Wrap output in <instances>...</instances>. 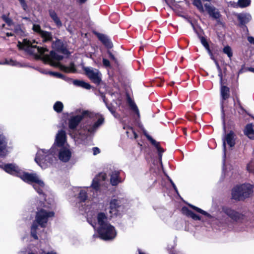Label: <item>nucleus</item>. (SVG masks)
Returning a JSON list of instances; mask_svg holds the SVG:
<instances>
[{"mask_svg": "<svg viewBox=\"0 0 254 254\" xmlns=\"http://www.w3.org/2000/svg\"><path fill=\"white\" fill-rule=\"evenodd\" d=\"M45 254H56V253L54 252H49V253H47Z\"/></svg>", "mask_w": 254, "mask_h": 254, "instance_id": "47", "label": "nucleus"}, {"mask_svg": "<svg viewBox=\"0 0 254 254\" xmlns=\"http://www.w3.org/2000/svg\"><path fill=\"white\" fill-rule=\"evenodd\" d=\"M81 87L84 88L85 89H89L91 88V85L89 84H88V83L85 82L83 81L82 84L81 85Z\"/></svg>", "mask_w": 254, "mask_h": 254, "instance_id": "36", "label": "nucleus"}, {"mask_svg": "<svg viewBox=\"0 0 254 254\" xmlns=\"http://www.w3.org/2000/svg\"><path fill=\"white\" fill-rule=\"evenodd\" d=\"M215 64H216V65L217 66V69H218V70L219 71L218 75H219V77L220 78V82L222 83V72H221V68H220V67L218 63L216 61H215Z\"/></svg>", "mask_w": 254, "mask_h": 254, "instance_id": "34", "label": "nucleus"}, {"mask_svg": "<svg viewBox=\"0 0 254 254\" xmlns=\"http://www.w3.org/2000/svg\"><path fill=\"white\" fill-rule=\"evenodd\" d=\"M83 70L88 77L94 83L99 84L101 80V74L96 68L92 67H84Z\"/></svg>", "mask_w": 254, "mask_h": 254, "instance_id": "10", "label": "nucleus"}, {"mask_svg": "<svg viewBox=\"0 0 254 254\" xmlns=\"http://www.w3.org/2000/svg\"><path fill=\"white\" fill-rule=\"evenodd\" d=\"M3 18L8 25L11 26L12 24V20L9 18L6 17V16H3Z\"/></svg>", "mask_w": 254, "mask_h": 254, "instance_id": "37", "label": "nucleus"}, {"mask_svg": "<svg viewBox=\"0 0 254 254\" xmlns=\"http://www.w3.org/2000/svg\"><path fill=\"white\" fill-rule=\"evenodd\" d=\"M192 3L200 12L204 13L205 11H207L212 17L215 19L219 18L220 16L219 12L214 7L208 3L205 4L204 6H203L200 0H193Z\"/></svg>", "mask_w": 254, "mask_h": 254, "instance_id": "9", "label": "nucleus"}, {"mask_svg": "<svg viewBox=\"0 0 254 254\" xmlns=\"http://www.w3.org/2000/svg\"><path fill=\"white\" fill-rule=\"evenodd\" d=\"M93 153L94 155H96L100 153V150L97 147H93L92 148Z\"/></svg>", "mask_w": 254, "mask_h": 254, "instance_id": "39", "label": "nucleus"}, {"mask_svg": "<svg viewBox=\"0 0 254 254\" xmlns=\"http://www.w3.org/2000/svg\"><path fill=\"white\" fill-rule=\"evenodd\" d=\"M43 253H44V251H43V252H42L41 254H43Z\"/></svg>", "mask_w": 254, "mask_h": 254, "instance_id": "54", "label": "nucleus"}, {"mask_svg": "<svg viewBox=\"0 0 254 254\" xmlns=\"http://www.w3.org/2000/svg\"><path fill=\"white\" fill-rule=\"evenodd\" d=\"M71 153L68 148H62L59 152V159L63 162L68 161L71 157Z\"/></svg>", "mask_w": 254, "mask_h": 254, "instance_id": "14", "label": "nucleus"}, {"mask_svg": "<svg viewBox=\"0 0 254 254\" xmlns=\"http://www.w3.org/2000/svg\"><path fill=\"white\" fill-rule=\"evenodd\" d=\"M43 253H44V251H43V252H42L41 254H43Z\"/></svg>", "mask_w": 254, "mask_h": 254, "instance_id": "53", "label": "nucleus"}, {"mask_svg": "<svg viewBox=\"0 0 254 254\" xmlns=\"http://www.w3.org/2000/svg\"><path fill=\"white\" fill-rule=\"evenodd\" d=\"M78 197L81 201H85L87 199L86 191L84 190H81Z\"/></svg>", "mask_w": 254, "mask_h": 254, "instance_id": "28", "label": "nucleus"}, {"mask_svg": "<svg viewBox=\"0 0 254 254\" xmlns=\"http://www.w3.org/2000/svg\"><path fill=\"white\" fill-rule=\"evenodd\" d=\"M226 142L230 146L232 147L235 144V140H234V133L232 132H230L228 133L225 139L223 140V148L224 151L225 152L226 150Z\"/></svg>", "mask_w": 254, "mask_h": 254, "instance_id": "16", "label": "nucleus"}, {"mask_svg": "<svg viewBox=\"0 0 254 254\" xmlns=\"http://www.w3.org/2000/svg\"><path fill=\"white\" fill-rule=\"evenodd\" d=\"M251 166H252V165H251V164H249V165H248V167H247V169H248V170L249 172H253V169L251 168Z\"/></svg>", "mask_w": 254, "mask_h": 254, "instance_id": "43", "label": "nucleus"}, {"mask_svg": "<svg viewBox=\"0 0 254 254\" xmlns=\"http://www.w3.org/2000/svg\"><path fill=\"white\" fill-rule=\"evenodd\" d=\"M49 15L58 27H60L62 26V23L56 13L54 10H49Z\"/></svg>", "mask_w": 254, "mask_h": 254, "instance_id": "19", "label": "nucleus"}, {"mask_svg": "<svg viewBox=\"0 0 254 254\" xmlns=\"http://www.w3.org/2000/svg\"><path fill=\"white\" fill-rule=\"evenodd\" d=\"M54 216V212L48 210L47 207L45 205H41V208H38L36 216V222L33 224L31 227V235L33 238L35 239H38L35 232L38 227L37 223H38L41 227H44L49 218L53 217Z\"/></svg>", "mask_w": 254, "mask_h": 254, "instance_id": "5", "label": "nucleus"}, {"mask_svg": "<svg viewBox=\"0 0 254 254\" xmlns=\"http://www.w3.org/2000/svg\"><path fill=\"white\" fill-rule=\"evenodd\" d=\"M82 82H83V81L82 80H74L73 81V83L74 84L76 85H77V86H81V84H82Z\"/></svg>", "mask_w": 254, "mask_h": 254, "instance_id": "41", "label": "nucleus"}, {"mask_svg": "<svg viewBox=\"0 0 254 254\" xmlns=\"http://www.w3.org/2000/svg\"><path fill=\"white\" fill-rule=\"evenodd\" d=\"M254 186L248 183L239 185L232 190V198L235 200H242L249 197L253 192Z\"/></svg>", "mask_w": 254, "mask_h": 254, "instance_id": "7", "label": "nucleus"}, {"mask_svg": "<svg viewBox=\"0 0 254 254\" xmlns=\"http://www.w3.org/2000/svg\"><path fill=\"white\" fill-rule=\"evenodd\" d=\"M120 208L121 202L119 200L114 199L111 200L109 211L111 214V216L117 215Z\"/></svg>", "mask_w": 254, "mask_h": 254, "instance_id": "12", "label": "nucleus"}, {"mask_svg": "<svg viewBox=\"0 0 254 254\" xmlns=\"http://www.w3.org/2000/svg\"><path fill=\"white\" fill-rule=\"evenodd\" d=\"M36 44L37 43L35 41L32 42L29 40L24 39L22 42H18L17 46L20 49L24 50L36 57L42 59L45 62L49 63L51 65L59 67L61 70L66 72L74 71L75 69L72 65L66 67L60 64L59 62L63 59V56L53 51L51 52L49 55L46 54L45 52H47L48 50L37 46Z\"/></svg>", "mask_w": 254, "mask_h": 254, "instance_id": "1", "label": "nucleus"}, {"mask_svg": "<svg viewBox=\"0 0 254 254\" xmlns=\"http://www.w3.org/2000/svg\"><path fill=\"white\" fill-rule=\"evenodd\" d=\"M140 254H144L140 253Z\"/></svg>", "mask_w": 254, "mask_h": 254, "instance_id": "56", "label": "nucleus"}, {"mask_svg": "<svg viewBox=\"0 0 254 254\" xmlns=\"http://www.w3.org/2000/svg\"><path fill=\"white\" fill-rule=\"evenodd\" d=\"M133 133H134V138H137V135L136 133H135V132H133Z\"/></svg>", "mask_w": 254, "mask_h": 254, "instance_id": "50", "label": "nucleus"}, {"mask_svg": "<svg viewBox=\"0 0 254 254\" xmlns=\"http://www.w3.org/2000/svg\"><path fill=\"white\" fill-rule=\"evenodd\" d=\"M6 142L5 137L0 135V152H1L0 155L5 156L7 154V151L5 150Z\"/></svg>", "mask_w": 254, "mask_h": 254, "instance_id": "18", "label": "nucleus"}, {"mask_svg": "<svg viewBox=\"0 0 254 254\" xmlns=\"http://www.w3.org/2000/svg\"><path fill=\"white\" fill-rule=\"evenodd\" d=\"M7 173L21 178L23 181L33 184L34 189L39 193H41L44 189L45 184L43 181L36 174H30L22 171L14 164H7L0 165Z\"/></svg>", "mask_w": 254, "mask_h": 254, "instance_id": "3", "label": "nucleus"}, {"mask_svg": "<svg viewBox=\"0 0 254 254\" xmlns=\"http://www.w3.org/2000/svg\"><path fill=\"white\" fill-rule=\"evenodd\" d=\"M98 233L99 237L104 240H110L114 239L116 236L115 228L108 221V218L102 212L99 213L97 216Z\"/></svg>", "mask_w": 254, "mask_h": 254, "instance_id": "4", "label": "nucleus"}, {"mask_svg": "<svg viewBox=\"0 0 254 254\" xmlns=\"http://www.w3.org/2000/svg\"><path fill=\"white\" fill-rule=\"evenodd\" d=\"M106 178L107 176L105 173H100L93 180L92 184V188L96 190H98L99 187L103 185L102 182L106 180Z\"/></svg>", "mask_w": 254, "mask_h": 254, "instance_id": "13", "label": "nucleus"}, {"mask_svg": "<svg viewBox=\"0 0 254 254\" xmlns=\"http://www.w3.org/2000/svg\"><path fill=\"white\" fill-rule=\"evenodd\" d=\"M146 136L147 138L151 142V143L158 148L159 151H160L161 149L158 147V143L149 135L146 134Z\"/></svg>", "mask_w": 254, "mask_h": 254, "instance_id": "31", "label": "nucleus"}, {"mask_svg": "<svg viewBox=\"0 0 254 254\" xmlns=\"http://www.w3.org/2000/svg\"><path fill=\"white\" fill-rule=\"evenodd\" d=\"M218 220L221 224L222 225H227L228 224V220L227 218L224 217L221 218V217H218Z\"/></svg>", "mask_w": 254, "mask_h": 254, "instance_id": "33", "label": "nucleus"}, {"mask_svg": "<svg viewBox=\"0 0 254 254\" xmlns=\"http://www.w3.org/2000/svg\"><path fill=\"white\" fill-rule=\"evenodd\" d=\"M98 37L106 46L109 48H112V44L107 36L102 34H99Z\"/></svg>", "mask_w": 254, "mask_h": 254, "instance_id": "22", "label": "nucleus"}, {"mask_svg": "<svg viewBox=\"0 0 254 254\" xmlns=\"http://www.w3.org/2000/svg\"><path fill=\"white\" fill-rule=\"evenodd\" d=\"M223 52L225 54H227L228 57L231 58L232 56V52L231 49L229 46H226L224 48Z\"/></svg>", "mask_w": 254, "mask_h": 254, "instance_id": "30", "label": "nucleus"}, {"mask_svg": "<svg viewBox=\"0 0 254 254\" xmlns=\"http://www.w3.org/2000/svg\"><path fill=\"white\" fill-rule=\"evenodd\" d=\"M182 210L184 213H185L187 215L190 217L194 220H196L200 219V218L198 215L194 214L191 211L189 210L187 208L183 207L182 208Z\"/></svg>", "mask_w": 254, "mask_h": 254, "instance_id": "23", "label": "nucleus"}, {"mask_svg": "<svg viewBox=\"0 0 254 254\" xmlns=\"http://www.w3.org/2000/svg\"><path fill=\"white\" fill-rule=\"evenodd\" d=\"M190 206L191 208H192L193 209L195 210L196 211H197L198 212L201 213L202 214H203L204 215L207 216L208 217H210V215L209 214H208L206 212L203 211V210L201 209L200 208L195 207L192 205H190Z\"/></svg>", "mask_w": 254, "mask_h": 254, "instance_id": "29", "label": "nucleus"}, {"mask_svg": "<svg viewBox=\"0 0 254 254\" xmlns=\"http://www.w3.org/2000/svg\"><path fill=\"white\" fill-rule=\"evenodd\" d=\"M222 212L231 220L237 223H247L249 219L243 213L231 208L225 207L222 208Z\"/></svg>", "mask_w": 254, "mask_h": 254, "instance_id": "8", "label": "nucleus"}, {"mask_svg": "<svg viewBox=\"0 0 254 254\" xmlns=\"http://www.w3.org/2000/svg\"><path fill=\"white\" fill-rule=\"evenodd\" d=\"M245 133L250 138L254 139V126L248 125L245 129Z\"/></svg>", "mask_w": 254, "mask_h": 254, "instance_id": "21", "label": "nucleus"}, {"mask_svg": "<svg viewBox=\"0 0 254 254\" xmlns=\"http://www.w3.org/2000/svg\"><path fill=\"white\" fill-rule=\"evenodd\" d=\"M103 63L104 65H105V66H107V67L109 66L110 65L109 61L108 60L105 59H103Z\"/></svg>", "mask_w": 254, "mask_h": 254, "instance_id": "40", "label": "nucleus"}, {"mask_svg": "<svg viewBox=\"0 0 254 254\" xmlns=\"http://www.w3.org/2000/svg\"><path fill=\"white\" fill-rule=\"evenodd\" d=\"M248 41L251 43L254 44V38L251 36H249L248 37Z\"/></svg>", "mask_w": 254, "mask_h": 254, "instance_id": "42", "label": "nucleus"}, {"mask_svg": "<svg viewBox=\"0 0 254 254\" xmlns=\"http://www.w3.org/2000/svg\"><path fill=\"white\" fill-rule=\"evenodd\" d=\"M2 64H7L11 65H16L17 64L15 62L12 60H5V62Z\"/></svg>", "mask_w": 254, "mask_h": 254, "instance_id": "32", "label": "nucleus"}, {"mask_svg": "<svg viewBox=\"0 0 254 254\" xmlns=\"http://www.w3.org/2000/svg\"><path fill=\"white\" fill-rule=\"evenodd\" d=\"M249 70L254 72V68H252V67L249 68Z\"/></svg>", "mask_w": 254, "mask_h": 254, "instance_id": "45", "label": "nucleus"}, {"mask_svg": "<svg viewBox=\"0 0 254 254\" xmlns=\"http://www.w3.org/2000/svg\"><path fill=\"white\" fill-rule=\"evenodd\" d=\"M33 30L38 33L43 38L44 42L51 41L53 39V36L51 32L43 31L38 24H33L32 27Z\"/></svg>", "mask_w": 254, "mask_h": 254, "instance_id": "11", "label": "nucleus"}, {"mask_svg": "<svg viewBox=\"0 0 254 254\" xmlns=\"http://www.w3.org/2000/svg\"><path fill=\"white\" fill-rule=\"evenodd\" d=\"M119 172L117 171L113 172L111 175L110 181L113 186H116L121 182L119 177Z\"/></svg>", "mask_w": 254, "mask_h": 254, "instance_id": "20", "label": "nucleus"}, {"mask_svg": "<svg viewBox=\"0 0 254 254\" xmlns=\"http://www.w3.org/2000/svg\"><path fill=\"white\" fill-rule=\"evenodd\" d=\"M75 115L71 117L69 120V127L72 129H75L81 121L84 118L88 117L93 118L95 117L98 119V121L93 126H90L86 128L83 127L82 128L78 131L82 139L85 138L90 133L93 132L104 122V118L101 116L88 111L80 109L77 110L75 111Z\"/></svg>", "mask_w": 254, "mask_h": 254, "instance_id": "2", "label": "nucleus"}, {"mask_svg": "<svg viewBox=\"0 0 254 254\" xmlns=\"http://www.w3.org/2000/svg\"><path fill=\"white\" fill-rule=\"evenodd\" d=\"M172 184H173V186L174 188L176 190V186H175V185H174L173 183H172Z\"/></svg>", "mask_w": 254, "mask_h": 254, "instance_id": "52", "label": "nucleus"}, {"mask_svg": "<svg viewBox=\"0 0 254 254\" xmlns=\"http://www.w3.org/2000/svg\"><path fill=\"white\" fill-rule=\"evenodd\" d=\"M87 0H79V2L81 3H84L85 1H86Z\"/></svg>", "mask_w": 254, "mask_h": 254, "instance_id": "48", "label": "nucleus"}, {"mask_svg": "<svg viewBox=\"0 0 254 254\" xmlns=\"http://www.w3.org/2000/svg\"><path fill=\"white\" fill-rule=\"evenodd\" d=\"M171 254H179V253L177 252H172L171 253Z\"/></svg>", "mask_w": 254, "mask_h": 254, "instance_id": "51", "label": "nucleus"}, {"mask_svg": "<svg viewBox=\"0 0 254 254\" xmlns=\"http://www.w3.org/2000/svg\"><path fill=\"white\" fill-rule=\"evenodd\" d=\"M221 95L224 100L228 98L229 96V89L225 86L222 85L221 88Z\"/></svg>", "mask_w": 254, "mask_h": 254, "instance_id": "24", "label": "nucleus"}, {"mask_svg": "<svg viewBox=\"0 0 254 254\" xmlns=\"http://www.w3.org/2000/svg\"><path fill=\"white\" fill-rule=\"evenodd\" d=\"M109 57L111 59H112L113 60H115V57H114V55L111 53L109 52Z\"/></svg>", "mask_w": 254, "mask_h": 254, "instance_id": "44", "label": "nucleus"}, {"mask_svg": "<svg viewBox=\"0 0 254 254\" xmlns=\"http://www.w3.org/2000/svg\"><path fill=\"white\" fill-rule=\"evenodd\" d=\"M65 133L64 130L59 131L56 137L55 144L58 146H64L65 142Z\"/></svg>", "mask_w": 254, "mask_h": 254, "instance_id": "15", "label": "nucleus"}, {"mask_svg": "<svg viewBox=\"0 0 254 254\" xmlns=\"http://www.w3.org/2000/svg\"><path fill=\"white\" fill-rule=\"evenodd\" d=\"M251 0H239L238 5L241 7H245L250 5Z\"/></svg>", "mask_w": 254, "mask_h": 254, "instance_id": "26", "label": "nucleus"}, {"mask_svg": "<svg viewBox=\"0 0 254 254\" xmlns=\"http://www.w3.org/2000/svg\"><path fill=\"white\" fill-rule=\"evenodd\" d=\"M88 221L93 226V227H95V226L94 225V224L91 221H90V220L89 219H88Z\"/></svg>", "mask_w": 254, "mask_h": 254, "instance_id": "49", "label": "nucleus"}, {"mask_svg": "<svg viewBox=\"0 0 254 254\" xmlns=\"http://www.w3.org/2000/svg\"><path fill=\"white\" fill-rule=\"evenodd\" d=\"M12 35H13V34L11 33H6V36L8 37L12 36Z\"/></svg>", "mask_w": 254, "mask_h": 254, "instance_id": "46", "label": "nucleus"}, {"mask_svg": "<svg viewBox=\"0 0 254 254\" xmlns=\"http://www.w3.org/2000/svg\"><path fill=\"white\" fill-rule=\"evenodd\" d=\"M54 149V148H52L48 151L44 149L38 150L35 161L42 169H46L51 166L56 160L54 156L55 152Z\"/></svg>", "mask_w": 254, "mask_h": 254, "instance_id": "6", "label": "nucleus"}, {"mask_svg": "<svg viewBox=\"0 0 254 254\" xmlns=\"http://www.w3.org/2000/svg\"><path fill=\"white\" fill-rule=\"evenodd\" d=\"M48 73L50 75H53V76H56V77H58L59 78H61L62 77V75L60 73H58V72H49Z\"/></svg>", "mask_w": 254, "mask_h": 254, "instance_id": "38", "label": "nucleus"}, {"mask_svg": "<svg viewBox=\"0 0 254 254\" xmlns=\"http://www.w3.org/2000/svg\"><path fill=\"white\" fill-rule=\"evenodd\" d=\"M43 253H44V251H43V252H42L41 254H43Z\"/></svg>", "mask_w": 254, "mask_h": 254, "instance_id": "55", "label": "nucleus"}, {"mask_svg": "<svg viewBox=\"0 0 254 254\" xmlns=\"http://www.w3.org/2000/svg\"><path fill=\"white\" fill-rule=\"evenodd\" d=\"M64 107V105L61 102L57 101L55 103L54 105V110L58 112H61L63 110Z\"/></svg>", "mask_w": 254, "mask_h": 254, "instance_id": "25", "label": "nucleus"}, {"mask_svg": "<svg viewBox=\"0 0 254 254\" xmlns=\"http://www.w3.org/2000/svg\"><path fill=\"white\" fill-rule=\"evenodd\" d=\"M236 16L242 24L248 22L251 19V16L248 13H238Z\"/></svg>", "mask_w": 254, "mask_h": 254, "instance_id": "17", "label": "nucleus"}, {"mask_svg": "<svg viewBox=\"0 0 254 254\" xmlns=\"http://www.w3.org/2000/svg\"><path fill=\"white\" fill-rule=\"evenodd\" d=\"M200 40H201V43H202V44L207 49V50L209 52V54L211 55V59H213V56L212 55V54H211V53L210 52V50L209 49V48L208 44L207 43L206 39L204 37H201V39H200Z\"/></svg>", "mask_w": 254, "mask_h": 254, "instance_id": "27", "label": "nucleus"}, {"mask_svg": "<svg viewBox=\"0 0 254 254\" xmlns=\"http://www.w3.org/2000/svg\"><path fill=\"white\" fill-rule=\"evenodd\" d=\"M20 3L24 10H26L27 9V5L26 3V2L24 0H19Z\"/></svg>", "mask_w": 254, "mask_h": 254, "instance_id": "35", "label": "nucleus"}]
</instances>
